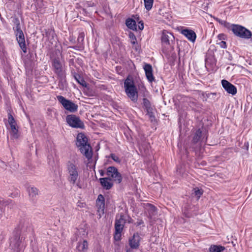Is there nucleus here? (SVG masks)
<instances>
[{
    "label": "nucleus",
    "mask_w": 252,
    "mask_h": 252,
    "mask_svg": "<svg viewBox=\"0 0 252 252\" xmlns=\"http://www.w3.org/2000/svg\"><path fill=\"white\" fill-rule=\"evenodd\" d=\"M101 186L106 189H109L112 187L113 183L110 177L100 179Z\"/></svg>",
    "instance_id": "18"
},
{
    "label": "nucleus",
    "mask_w": 252,
    "mask_h": 252,
    "mask_svg": "<svg viewBox=\"0 0 252 252\" xmlns=\"http://www.w3.org/2000/svg\"><path fill=\"white\" fill-rule=\"evenodd\" d=\"M193 193L196 196L197 199H199L203 193V190L201 189H199L197 188L193 189Z\"/></svg>",
    "instance_id": "31"
},
{
    "label": "nucleus",
    "mask_w": 252,
    "mask_h": 252,
    "mask_svg": "<svg viewBox=\"0 0 252 252\" xmlns=\"http://www.w3.org/2000/svg\"><path fill=\"white\" fill-rule=\"evenodd\" d=\"M124 88L127 96L134 102L138 100V91L133 78L128 76L124 81Z\"/></svg>",
    "instance_id": "3"
},
{
    "label": "nucleus",
    "mask_w": 252,
    "mask_h": 252,
    "mask_svg": "<svg viewBox=\"0 0 252 252\" xmlns=\"http://www.w3.org/2000/svg\"><path fill=\"white\" fill-rule=\"evenodd\" d=\"M8 123L10 126V134L11 138L17 139L19 135L18 129L16 121L11 114L8 115Z\"/></svg>",
    "instance_id": "8"
},
{
    "label": "nucleus",
    "mask_w": 252,
    "mask_h": 252,
    "mask_svg": "<svg viewBox=\"0 0 252 252\" xmlns=\"http://www.w3.org/2000/svg\"><path fill=\"white\" fill-rule=\"evenodd\" d=\"M66 169L69 173H78L81 172L78 162L75 160H71L67 162Z\"/></svg>",
    "instance_id": "10"
},
{
    "label": "nucleus",
    "mask_w": 252,
    "mask_h": 252,
    "mask_svg": "<svg viewBox=\"0 0 252 252\" xmlns=\"http://www.w3.org/2000/svg\"><path fill=\"white\" fill-rule=\"evenodd\" d=\"M181 33L190 42L193 43L195 42L196 38V34L193 31L185 29L181 31Z\"/></svg>",
    "instance_id": "13"
},
{
    "label": "nucleus",
    "mask_w": 252,
    "mask_h": 252,
    "mask_svg": "<svg viewBox=\"0 0 252 252\" xmlns=\"http://www.w3.org/2000/svg\"><path fill=\"white\" fill-rule=\"evenodd\" d=\"M140 237L137 234H134L132 237L129 239V244L132 249H136L139 245Z\"/></svg>",
    "instance_id": "17"
},
{
    "label": "nucleus",
    "mask_w": 252,
    "mask_h": 252,
    "mask_svg": "<svg viewBox=\"0 0 252 252\" xmlns=\"http://www.w3.org/2000/svg\"><path fill=\"white\" fill-rule=\"evenodd\" d=\"M154 0H144V6L147 11H150L153 7Z\"/></svg>",
    "instance_id": "25"
},
{
    "label": "nucleus",
    "mask_w": 252,
    "mask_h": 252,
    "mask_svg": "<svg viewBox=\"0 0 252 252\" xmlns=\"http://www.w3.org/2000/svg\"><path fill=\"white\" fill-rule=\"evenodd\" d=\"M107 173H119L116 168L113 166L107 168Z\"/></svg>",
    "instance_id": "34"
},
{
    "label": "nucleus",
    "mask_w": 252,
    "mask_h": 252,
    "mask_svg": "<svg viewBox=\"0 0 252 252\" xmlns=\"http://www.w3.org/2000/svg\"><path fill=\"white\" fill-rule=\"evenodd\" d=\"M126 252H132L130 250H127Z\"/></svg>",
    "instance_id": "40"
},
{
    "label": "nucleus",
    "mask_w": 252,
    "mask_h": 252,
    "mask_svg": "<svg viewBox=\"0 0 252 252\" xmlns=\"http://www.w3.org/2000/svg\"><path fill=\"white\" fill-rule=\"evenodd\" d=\"M17 41L24 53L27 52V47L25 44V39L24 33L22 30L15 32Z\"/></svg>",
    "instance_id": "9"
},
{
    "label": "nucleus",
    "mask_w": 252,
    "mask_h": 252,
    "mask_svg": "<svg viewBox=\"0 0 252 252\" xmlns=\"http://www.w3.org/2000/svg\"><path fill=\"white\" fill-rule=\"evenodd\" d=\"M220 46L222 48H226V44L225 41H222L219 43Z\"/></svg>",
    "instance_id": "37"
},
{
    "label": "nucleus",
    "mask_w": 252,
    "mask_h": 252,
    "mask_svg": "<svg viewBox=\"0 0 252 252\" xmlns=\"http://www.w3.org/2000/svg\"><path fill=\"white\" fill-rule=\"evenodd\" d=\"M25 238L21 237L20 232L19 231L14 232L10 238V246L12 249L16 252H18L20 249L22 241Z\"/></svg>",
    "instance_id": "4"
},
{
    "label": "nucleus",
    "mask_w": 252,
    "mask_h": 252,
    "mask_svg": "<svg viewBox=\"0 0 252 252\" xmlns=\"http://www.w3.org/2000/svg\"><path fill=\"white\" fill-rule=\"evenodd\" d=\"M231 30L235 35L243 38L251 37L252 33L249 30L238 25H232Z\"/></svg>",
    "instance_id": "5"
},
{
    "label": "nucleus",
    "mask_w": 252,
    "mask_h": 252,
    "mask_svg": "<svg viewBox=\"0 0 252 252\" xmlns=\"http://www.w3.org/2000/svg\"><path fill=\"white\" fill-rule=\"evenodd\" d=\"M75 79L77 82L83 87H87V84L86 81L80 75L75 76Z\"/></svg>",
    "instance_id": "29"
},
{
    "label": "nucleus",
    "mask_w": 252,
    "mask_h": 252,
    "mask_svg": "<svg viewBox=\"0 0 252 252\" xmlns=\"http://www.w3.org/2000/svg\"><path fill=\"white\" fill-rule=\"evenodd\" d=\"M13 23L14 24L13 30H14V32L22 30L21 29L20 22L18 18H14L13 20Z\"/></svg>",
    "instance_id": "23"
},
{
    "label": "nucleus",
    "mask_w": 252,
    "mask_h": 252,
    "mask_svg": "<svg viewBox=\"0 0 252 252\" xmlns=\"http://www.w3.org/2000/svg\"><path fill=\"white\" fill-rule=\"evenodd\" d=\"M225 250V247L220 245H212L209 248L210 252H221Z\"/></svg>",
    "instance_id": "22"
},
{
    "label": "nucleus",
    "mask_w": 252,
    "mask_h": 252,
    "mask_svg": "<svg viewBox=\"0 0 252 252\" xmlns=\"http://www.w3.org/2000/svg\"><path fill=\"white\" fill-rule=\"evenodd\" d=\"M111 158H112V159L113 160H114L115 161H116L117 162H120V160L119 157L115 155V154H111Z\"/></svg>",
    "instance_id": "36"
},
{
    "label": "nucleus",
    "mask_w": 252,
    "mask_h": 252,
    "mask_svg": "<svg viewBox=\"0 0 252 252\" xmlns=\"http://www.w3.org/2000/svg\"><path fill=\"white\" fill-rule=\"evenodd\" d=\"M144 70L145 72L146 78L149 82L152 83L155 81V77L153 73V68L152 65L148 63H146L144 67Z\"/></svg>",
    "instance_id": "15"
},
{
    "label": "nucleus",
    "mask_w": 252,
    "mask_h": 252,
    "mask_svg": "<svg viewBox=\"0 0 252 252\" xmlns=\"http://www.w3.org/2000/svg\"><path fill=\"white\" fill-rule=\"evenodd\" d=\"M126 26L131 30L135 31L137 30L136 22L135 20L132 19H127L126 20Z\"/></svg>",
    "instance_id": "21"
},
{
    "label": "nucleus",
    "mask_w": 252,
    "mask_h": 252,
    "mask_svg": "<svg viewBox=\"0 0 252 252\" xmlns=\"http://www.w3.org/2000/svg\"><path fill=\"white\" fill-rule=\"evenodd\" d=\"M146 209L149 212V214L150 216L154 215L156 211V207L154 205L149 203L146 205Z\"/></svg>",
    "instance_id": "24"
},
{
    "label": "nucleus",
    "mask_w": 252,
    "mask_h": 252,
    "mask_svg": "<svg viewBox=\"0 0 252 252\" xmlns=\"http://www.w3.org/2000/svg\"><path fill=\"white\" fill-rule=\"evenodd\" d=\"M138 28L139 30H142L144 28L143 23L142 22H139L138 23Z\"/></svg>",
    "instance_id": "38"
},
{
    "label": "nucleus",
    "mask_w": 252,
    "mask_h": 252,
    "mask_svg": "<svg viewBox=\"0 0 252 252\" xmlns=\"http://www.w3.org/2000/svg\"><path fill=\"white\" fill-rule=\"evenodd\" d=\"M57 99L66 110L70 112H74L77 110L78 105L63 96L57 95Z\"/></svg>",
    "instance_id": "6"
},
{
    "label": "nucleus",
    "mask_w": 252,
    "mask_h": 252,
    "mask_svg": "<svg viewBox=\"0 0 252 252\" xmlns=\"http://www.w3.org/2000/svg\"><path fill=\"white\" fill-rule=\"evenodd\" d=\"M122 230H118V229H115V232L114 234V239L116 241H120L121 240V233L122 232Z\"/></svg>",
    "instance_id": "30"
},
{
    "label": "nucleus",
    "mask_w": 252,
    "mask_h": 252,
    "mask_svg": "<svg viewBox=\"0 0 252 252\" xmlns=\"http://www.w3.org/2000/svg\"><path fill=\"white\" fill-rule=\"evenodd\" d=\"M201 134H202L201 130L200 129H197L196 131L195 134L193 137V139H192L193 142L194 143H196L198 141H199V140H200V137L201 136Z\"/></svg>",
    "instance_id": "26"
},
{
    "label": "nucleus",
    "mask_w": 252,
    "mask_h": 252,
    "mask_svg": "<svg viewBox=\"0 0 252 252\" xmlns=\"http://www.w3.org/2000/svg\"><path fill=\"white\" fill-rule=\"evenodd\" d=\"M110 178L112 179V183L115 182L117 183H120L122 179L121 174H111Z\"/></svg>",
    "instance_id": "27"
},
{
    "label": "nucleus",
    "mask_w": 252,
    "mask_h": 252,
    "mask_svg": "<svg viewBox=\"0 0 252 252\" xmlns=\"http://www.w3.org/2000/svg\"><path fill=\"white\" fill-rule=\"evenodd\" d=\"M2 213V210L0 209V216L1 215Z\"/></svg>",
    "instance_id": "41"
},
{
    "label": "nucleus",
    "mask_w": 252,
    "mask_h": 252,
    "mask_svg": "<svg viewBox=\"0 0 252 252\" xmlns=\"http://www.w3.org/2000/svg\"><path fill=\"white\" fill-rule=\"evenodd\" d=\"M172 34L167 31H163L161 36V42L165 44H169V39L172 37Z\"/></svg>",
    "instance_id": "20"
},
{
    "label": "nucleus",
    "mask_w": 252,
    "mask_h": 252,
    "mask_svg": "<svg viewBox=\"0 0 252 252\" xmlns=\"http://www.w3.org/2000/svg\"><path fill=\"white\" fill-rule=\"evenodd\" d=\"M96 205L97 208V213L99 218L104 213V197L102 194L98 195L96 201Z\"/></svg>",
    "instance_id": "11"
},
{
    "label": "nucleus",
    "mask_w": 252,
    "mask_h": 252,
    "mask_svg": "<svg viewBox=\"0 0 252 252\" xmlns=\"http://www.w3.org/2000/svg\"><path fill=\"white\" fill-rule=\"evenodd\" d=\"M126 223V220L124 215L122 214L118 215L116 217V220L115 224V229L118 230H123L125 224Z\"/></svg>",
    "instance_id": "14"
},
{
    "label": "nucleus",
    "mask_w": 252,
    "mask_h": 252,
    "mask_svg": "<svg viewBox=\"0 0 252 252\" xmlns=\"http://www.w3.org/2000/svg\"><path fill=\"white\" fill-rule=\"evenodd\" d=\"M251 41H252V37L251 38Z\"/></svg>",
    "instance_id": "43"
},
{
    "label": "nucleus",
    "mask_w": 252,
    "mask_h": 252,
    "mask_svg": "<svg viewBox=\"0 0 252 252\" xmlns=\"http://www.w3.org/2000/svg\"><path fill=\"white\" fill-rule=\"evenodd\" d=\"M128 36L130 40V43L133 45L135 44L137 42V39L134 33L130 32Z\"/></svg>",
    "instance_id": "32"
},
{
    "label": "nucleus",
    "mask_w": 252,
    "mask_h": 252,
    "mask_svg": "<svg viewBox=\"0 0 252 252\" xmlns=\"http://www.w3.org/2000/svg\"><path fill=\"white\" fill-rule=\"evenodd\" d=\"M80 38H83V36L82 34H80L79 37V39Z\"/></svg>",
    "instance_id": "39"
},
{
    "label": "nucleus",
    "mask_w": 252,
    "mask_h": 252,
    "mask_svg": "<svg viewBox=\"0 0 252 252\" xmlns=\"http://www.w3.org/2000/svg\"><path fill=\"white\" fill-rule=\"evenodd\" d=\"M26 190L28 193L30 199L32 201H34L36 196L38 195V189L32 186H29L27 187Z\"/></svg>",
    "instance_id": "16"
},
{
    "label": "nucleus",
    "mask_w": 252,
    "mask_h": 252,
    "mask_svg": "<svg viewBox=\"0 0 252 252\" xmlns=\"http://www.w3.org/2000/svg\"><path fill=\"white\" fill-rule=\"evenodd\" d=\"M221 85L224 89L229 94L235 95L237 93L236 87L226 80H221Z\"/></svg>",
    "instance_id": "12"
},
{
    "label": "nucleus",
    "mask_w": 252,
    "mask_h": 252,
    "mask_svg": "<svg viewBox=\"0 0 252 252\" xmlns=\"http://www.w3.org/2000/svg\"><path fill=\"white\" fill-rule=\"evenodd\" d=\"M214 19H215V20L216 21L218 22L221 25H223L224 27H225L226 28L229 27V24L228 23H227L226 21L220 20L218 18L215 17Z\"/></svg>",
    "instance_id": "33"
},
{
    "label": "nucleus",
    "mask_w": 252,
    "mask_h": 252,
    "mask_svg": "<svg viewBox=\"0 0 252 252\" xmlns=\"http://www.w3.org/2000/svg\"><path fill=\"white\" fill-rule=\"evenodd\" d=\"M66 122L71 127L83 128L84 125L78 117L74 115H69L66 117Z\"/></svg>",
    "instance_id": "7"
},
{
    "label": "nucleus",
    "mask_w": 252,
    "mask_h": 252,
    "mask_svg": "<svg viewBox=\"0 0 252 252\" xmlns=\"http://www.w3.org/2000/svg\"><path fill=\"white\" fill-rule=\"evenodd\" d=\"M53 69L55 73L60 80V84L64 87L65 84V66L63 62H61L59 58L54 59L52 61Z\"/></svg>",
    "instance_id": "2"
},
{
    "label": "nucleus",
    "mask_w": 252,
    "mask_h": 252,
    "mask_svg": "<svg viewBox=\"0 0 252 252\" xmlns=\"http://www.w3.org/2000/svg\"><path fill=\"white\" fill-rule=\"evenodd\" d=\"M88 249V244L86 240L78 242L76 249L78 252H86Z\"/></svg>",
    "instance_id": "19"
},
{
    "label": "nucleus",
    "mask_w": 252,
    "mask_h": 252,
    "mask_svg": "<svg viewBox=\"0 0 252 252\" xmlns=\"http://www.w3.org/2000/svg\"><path fill=\"white\" fill-rule=\"evenodd\" d=\"M78 178V174H70V176L69 177L70 181L73 184L75 183V181L77 180Z\"/></svg>",
    "instance_id": "35"
},
{
    "label": "nucleus",
    "mask_w": 252,
    "mask_h": 252,
    "mask_svg": "<svg viewBox=\"0 0 252 252\" xmlns=\"http://www.w3.org/2000/svg\"><path fill=\"white\" fill-rule=\"evenodd\" d=\"M143 106L146 109L147 111L148 112H149L151 109V103H150V102L149 101V100L146 98H144L143 99Z\"/></svg>",
    "instance_id": "28"
},
{
    "label": "nucleus",
    "mask_w": 252,
    "mask_h": 252,
    "mask_svg": "<svg viewBox=\"0 0 252 252\" xmlns=\"http://www.w3.org/2000/svg\"><path fill=\"white\" fill-rule=\"evenodd\" d=\"M88 141V138L84 133H79L77 136L76 144L80 152L90 159L92 157L93 152Z\"/></svg>",
    "instance_id": "1"
},
{
    "label": "nucleus",
    "mask_w": 252,
    "mask_h": 252,
    "mask_svg": "<svg viewBox=\"0 0 252 252\" xmlns=\"http://www.w3.org/2000/svg\"><path fill=\"white\" fill-rule=\"evenodd\" d=\"M143 222H140L138 223V225H140L141 224L143 223Z\"/></svg>",
    "instance_id": "42"
}]
</instances>
